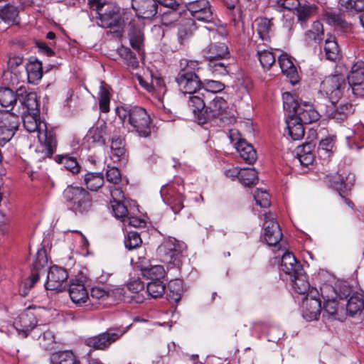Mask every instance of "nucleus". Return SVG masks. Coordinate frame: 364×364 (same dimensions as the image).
I'll use <instances>...</instances> for the list:
<instances>
[{"mask_svg": "<svg viewBox=\"0 0 364 364\" xmlns=\"http://www.w3.org/2000/svg\"><path fill=\"white\" fill-rule=\"evenodd\" d=\"M28 80L36 83L43 76L42 63L38 60L30 61L26 65Z\"/></svg>", "mask_w": 364, "mask_h": 364, "instance_id": "a19ab883", "label": "nucleus"}, {"mask_svg": "<svg viewBox=\"0 0 364 364\" xmlns=\"http://www.w3.org/2000/svg\"><path fill=\"white\" fill-rule=\"evenodd\" d=\"M118 53L129 67L135 69L139 66L137 58L129 48L122 46L118 49Z\"/></svg>", "mask_w": 364, "mask_h": 364, "instance_id": "3c124183", "label": "nucleus"}, {"mask_svg": "<svg viewBox=\"0 0 364 364\" xmlns=\"http://www.w3.org/2000/svg\"><path fill=\"white\" fill-rule=\"evenodd\" d=\"M63 197L69 208L75 214L82 215L91 210V195L82 187L68 186L63 191Z\"/></svg>", "mask_w": 364, "mask_h": 364, "instance_id": "423d86ee", "label": "nucleus"}, {"mask_svg": "<svg viewBox=\"0 0 364 364\" xmlns=\"http://www.w3.org/2000/svg\"><path fill=\"white\" fill-rule=\"evenodd\" d=\"M346 87L347 82L344 76L333 75L326 77L322 81L320 92L326 95L332 104H335L342 97Z\"/></svg>", "mask_w": 364, "mask_h": 364, "instance_id": "1a4fd4ad", "label": "nucleus"}, {"mask_svg": "<svg viewBox=\"0 0 364 364\" xmlns=\"http://www.w3.org/2000/svg\"><path fill=\"white\" fill-rule=\"evenodd\" d=\"M166 286L159 279L151 281L147 284L146 292L148 295L154 299L161 297L165 293Z\"/></svg>", "mask_w": 364, "mask_h": 364, "instance_id": "a18cd8bd", "label": "nucleus"}, {"mask_svg": "<svg viewBox=\"0 0 364 364\" xmlns=\"http://www.w3.org/2000/svg\"><path fill=\"white\" fill-rule=\"evenodd\" d=\"M313 147L311 143H307L297 148V159L304 166L311 165L314 161V155L312 153Z\"/></svg>", "mask_w": 364, "mask_h": 364, "instance_id": "f704fd0d", "label": "nucleus"}, {"mask_svg": "<svg viewBox=\"0 0 364 364\" xmlns=\"http://www.w3.org/2000/svg\"><path fill=\"white\" fill-rule=\"evenodd\" d=\"M297 21L301 26L306 24L308 21L317 14L318 6L315 4H311L308 1L304 3L300 2L299 6L296 9Z\"/></svg>", "mask_w": 364, "mask_h": 364, "instance_id": "cd10ccee", "label": "nucleus"}, {"mask_svg": "<svg viewBox=\"0 0 364 364\" xmlns=\"http://www.w3.org/2000/svg\"><path fill=\"white\" fill-rule=\"evenodd\" d=\"M17 16V9L14 6L7 5L0 11V16L5 22H14Z\"/></svg>", "mask_w": 364, "mask_h": 364, "instance_id": "bf43d9fd", "label": "nucleus"}, {"mask_svg": "<svg viewBox=\"0 0 364 364\" xmlns=\"http://www.w3.org/2000/svg\"><path fill=\"white\" fill-rule=\"evenodd\" d=\"M186 7L195 20L204 23L213 21V14L208 1L197 0L191 1L187 4Z\"/></svg>", "mask_w": 364, "mask_h": 364, "instance_id": "f3484780", "label": "nucleus"}, {"mask_svg": "<svg viewBox=\"0 0 364 364\" xmlns=\"http://www.w3.org/2000/svg\"><path fill=\"white\" fill-rule=\"evenodd\" d=\"M18 114L22 115L23 126L25 129L36 135L39 144L35 150V158L42 161L50 158L56 151L57 141L55 134L52 129H48L47 124L41 121L39 112L25 113L24 111L17 110Z\"/></svg>", "mask_w": 364, "mask_h": 364, "instance_id": "f257e3e1", "label": "nucleus"}, {"mask_svg": "<svg viewBox=\"0 0 364 364\" xmlns=\"http://www.w3.org/2000/svg\"><path fill=\"white\" fill-rule=\"evenodd\" d=\"M303 317L306 321L317 320L321 311L319 293L316 289H312L307 294L302 302Z\"/></svg>", "mask_w": 364, "mask_h": 364, "instance_id": "2eb2a0df", "label": "nucleus"}, {"mask_svg": "<svg viewBox=\"0 0 364 364\" xmlns=\"http://www.w3.org/2000/svg\"><path fill=\"white\" fill-rule=\"evenodd\" d=\"M201 87L207 92L217 93L220 92L225 89V85L220 81L205 80L202 82Z\"/></svg>", "mask_w": 364, "mask_h": 364, "instance_id": "680f3d73", "label": "nucleus"}, {"mask_svg": "<svg viewBox=\"0 0 364 364\" xmlns=\"http://www.w3.org/2000/svg\"><path fill=\"white\" fill-rule=\"evenodd\" d=\"M323 19L329 25L346 28L348 23L345 21L343 15L338 11H326L323 14Z\"/></svg>", "mask_w": 364, "mask_h": 364, "instance_id": "e433bc0d", "label": "nucleus"}, {"mask_svg": "<svg viewBox=\"0 0 364 364\" xmlns=\"http://www.w3.org/2000/svg\"><path fill=\"white\" fill-rule=\"evenodd\" d=\"M168 296L170 299L175 302H178L181 299L182 293V282L181 280H171L168 286Z\"/></svg>", "mask_w": 364, "mask_h": 364, "instance_id": "864d4df0", "label": "nucleus"}, {"mask_svg": "<svg viewBox=\"0 0 364 364\" xmlns=\"http://www.w3.org/2000/svg\"><path fill=\"white\" fill-rule=\"evenodd\" d=\"M39 343L46 350L53 348L55 343V336L51 331H46L38 337Z\"/></svg>", "mask_w": 364, "mask_h": 364, "instance_id": "0e129e2a", "label": "nucleus"}, {"mask_svg": "<svg viewBox=\"0 0 364 364\" xmlns=\"http://www.w3.org/2000/svg\"><path fill=\"white\" fill-rule=\"evenodd\" d=\"M324 52L326 59L335 61L339 57L340 49L334 36L328 35L325 41Z\"/></svg>", "mask_w": 364, "mask_h": 364, "instance_id": "58836bf2", "label": "nucleus"}, {"mask_svg": "<svg viewBox=\"0 0 364 364\" xmlns=\"http://www.w3.org/2000/svg\"><path fill=\"white\" fill-rule=\"evenodd\" d=\"M112 159L114 162L127 161V152L124 141L120 137L112 138L111 142Z\"/></svg>", "mask_w": 364, "mask_h": 364, "instance_id": "473e14b6", "label": "nucleus"}, {"mask_svg": "<svg viewBox=\"0 0 364 364\" xmlns=\"http://www.w3.org/2000/svg\"><path fill=\"white\" fill-rule=\"evenodd\" d=\"M348 85L352 92L356 97L364 96V62L359 60L351 68V71L348 76Z\"/></svg>", "mask_w": 364, "mask_h": 364, "instance_id": "dca6fc26", "label": "nucleus"}, {"mask_svg": "<svg viewBox=\"0 0 364 364\" xmlns=\"http://www.w3.org/2000/svg\"><path fill=\"white\" fill-rule=\"evenodd\" d=\"M50 364H80L74 353L70 350L52 353L50 357Z\"/></svg>", "mask_w": 364, "mask_h": 364, "instance_id": "2f4dec72", "label": "nucleus"}, {"mask_svg": "<svg viewBox=\"0 0 364 364\" xmlns=\"http://www.w3.org/2000/svg\"><path fill=\"white\" fill-rule=\"evenodd\" d=\"M220 60H209L208 69L214 76H223L228 74V65Z\"/></svg>", "mask_w": 364, "mask_h": 364, "instance_id": "5fc2aeb1", "label": "nucleus"}, {"mask_svg": "<svg viewBox=\"0 0 364 364\" xmlns=\"http://www.w3.org/2000/svg\"><path fill=\"white\" fill-rule=\"evenodd\" d=\"M237 151L240 157L247 164H252L257 160V153L254 147L242 139H239L235 144Z\"/></svg>", "mask_w": 364, "mask_h": 364, "instance_id": "c756f323", "label": "nucleus"}, {"mask_svg": "<svg viewBox=\"0 0 364 364\" xmlns=\"http://www.w3.org/2000/svg\"><path fill=\"white\" fill-rule=\"evenodd\" d=\"M17 91L16 93L8 87L0 88V105L4 107L14 108V105L18 103Z\"/></svg>", "mask_w": 364, "mask_h": 364, "instance_id": "79ce46f5", "label": "nucleus"}, {"mask_svg": "<svg viewBox=\"0 0 364 364\" xmlns=\"http://www.w3.org/2000/svg\"><path fill=\"white\" fill-rule=\"evenodd\" d=\"M228 104L221 97H215L205 107L203 114L198 117V124L205 125L211 123L215 119L225 114Z\"/></svg>", "mask_w": 364, "mask_h": 364, "instance_id": "9d476101", "label": "nucleus"}, {"mask_svg": "<svg viewBox=\"0 0 364 364\" xmlns=\"http://www.w3.org/2000/svg\"><path fill=\"white\" fill-rule=\"evenodd\" d=\"M183 244L173 237L164 239L157 249L160 260L166 264L168 268L179 267L181 264Z\"/></svg>", "mask_w": 364, "mask_h": 364, "instance_id": "6e6552de", "label": "nucleus"}, {"mask_svg": "<svg viewBox=\"0 0 364 364\" xmlns=\"http://www.w3.org/2000/svg\"><path fill=\"white\" fill-rule=\"evenodd\" d=\"M69 295L71 300L79 305L85 303L89 298L84 282L79 279L71 281L69 286Z\"/></svg>", "mask_w": 364, "mask_h": 364, "instance_id": "5701e85b", "label": "nucleus"}, {"mask_svg": "<svg viewBox=\"0 0 364 364\" xmlns=\"http://www.w3.org/2000/svg\"><path fill=\"white\" fill-rule=\"evenodd\" d=\"M37 324V321L34 314L30 310L26 309L21 313L14 321V326L19 334H22L26 338L28 333L34 328Z\"/></svg>", "mask_w": 364, "mask_h": 364, "instance_id": "aec40b11", "label": "nucleus"}, {"mask_svg": "<svg viewBox=\"0 0 364 364\" xmlns=\"http://www.w3.org/2000/svg\"><path fill=\"white\" fill-rule=\"evenodd\" d=\"M263 229L262 237L269 246H276L279 243L282 232L274 213L269 212L264 214Z\"/></svg>", "mask_w": 364, "mask_h": 364, "instance_id": "4468645a", "label": "nucleus"}, {"mask_svg": "<svg viewBox=\"0 0 364 364\" xmlns=\"http://www.w3.org/2000/svg\"><path fill=\"white\" fill-rule=\"evenodd\" d=\"M323 27L320 21H314L311 25V28L305 33V41L310 43L314 42L320 44L323 36Z\"/></svg>", "mask_w": 364, "mask_h": 364, "instance_id": "72a5a7b5", "label": "nucleus"}, {"mask_svg": "<svg viewBox=\"0 0 364 364\" xmlns=\"http://www.w3.org/2000/svg\"><path fill=\"white\" fill-rule=\"evenodd\" d=\"M137 267L139 268L143 277L154 281L163 278L165 275V269L162 265L149 264L145 259L139 262Z\"/></svg>", "mask_w": 364, "mask_h": 364, "instance_id": "a878e982", "label": "nucleus"}, {"mask_svg": "<svg viewBox=\"0 0 364 364\" xmlns=\"http://www.w3.org/2000/svg\"><path fill=\"white\" fill-rule=\"evenodd\" d=\"M127 331L128 327L126 329H109L105 333L87 339L85 343L95 350H105L121 338Z\"/></svg>", "mask_w": 364, "mask_h": 364, "instance_id": "9b49d317", "label": "nucleus"}, {"mask_svg": "<svg viewBox=\"0 0 364 364\" xmlns=\"http://www.w3.org/2000/svg\"><path fill=\"white\" fill-rule=\"evenodd\" d=\"M333 148V141L330 138L322 139L318 147V154L320 156H329L330 152Z\"/></svg>", "mask_w": 364, "mask_h": 364, "instance_id": "338daca9", "label": "nucleus"}, {"mask_svg": "<svg viewBox=\"0 0 364 364\" xmlns=\"http://www.w3.org/2000/svg\"><path fill=\"white\" fill-rule=\"evenodd\" d=\"M288 279H289L291 287L295 293L305 294L310 292V284L304 269L292 276V277H289Z\"/></svg>", "mask_w": 364, "mask_h": 364, "instance_id": "c85d7f7f", "label": "nucleus"}, {"mask_svg": "<svg viewBox=\"0 0 364 364\" xmlns=\"http://www.w3.org/2000/svg\"><path fill=\"white\" fill-rule=\"evenodd\" d=\"M256 22L257 31L261 40L264 43L269 42V33L272 26L271 20L267 18H259Z\"/></svg>", "mask_w": 364, "mask_h": 364, "instance_id": "c03bdc74", "label": "nucleus"}, {"mask_svg": "<svg viewBox=\"0 0 364 364\" xmlns=\"http://www.w3.org/2000/svg\"><path fill=\"white\" fill-rule=\"evenodd\" d=\"M304 269L301 263L296 259L292 252L286 251L282 257L279 270L282 277H292L296 273L301 272Z\"/></svg>", "mask_w": 364, "mask_h": 364, "instance_id": "412c9836", "label": "nucleus"}, {"mask_svg": "<svg viewBox=\"0 0 364 364\" xmlns=\"http://www.w3.org/2000/svg\"><path fill=\"white\" fill-rule=\"evenodd\" d=\"M341 182L336 183L334 187L339 191L350 190L353 186L355 181V176L353 173H348L346 177H340Z\"/></svg>", "mask_w": 364, "mask_h": 364, "instance_id": "69168bd1", "label": "nucleus"}, {"mask_svg": "<svg viewBox=\"0 0 364 364\" xmlns=\"http://www.w3.org/2000/svg\"><path fill=\"white\" fill-rule=\"evenodd\" d=\"M352 111V105L348 102L341 104L331 114V117L336 122L344 121Z\"/></svg>", "mask_w": 364, "mask_h": 364, "instance_id": "09e8293b", "label": "nucleus"}, {"mask_svg": "<svg viewBox=\"0 0 364 364\" xmlns=\"http://www.w3.org/2000/svg\"><path fill=\"white\" fill-rule=\"evenodd\" d=\"M339 311L338 301L336 298L324 301L323 316L326 314L328 318L341 320V318L339 317Z\"/></svg>", "mask_w": 364, "mask_h": 364, "instance_id": "49530a36", "label": "nucleus"}, {"mask_svg": "<svg viewBox=\"0 0 364 364\" xmlns=\"http://www.w3.org/2000/svg\"><path fill=\"white\" fill-rule=\"evenodd\" d=\"M258 181L257 172L255 168H242L240 175V181L244 186H252L256 184Z\"/></svg>", "mask_w": 364, "mask_h": 364, "instance_id": "8fccbe9b", "label": "nucleus"}, {"mask_svg": "<svg viewBox=\"0 0 364 364\" xmlns=\"http://www.w3.org/2000/svg\"><path fill=\"white\" fill-rule=\"evenodd\" d=\"M278 62L283 73L287 76H294L296 73V68L291 58L287 53H282L278 58Z\"/></svg>", "mask_w": 364, "mask_h": 364, "instance_id": "de8ad7c7", "label": "nucleus"}, {"mask_svg": "<svg viewBox=\"0 0 364 364\" xmlns=\"http://www.w3.org/2000/svg\"><path fill=\"white\" fill-rule=\"evenodd\" d=\"M196 26L193 18H182L178 24L177 38L178 43L183 46L193 36L196 30Z\"/></svg>", "mask_w": 364, "mask_h": 364, "instance_id": "b1692460", "label": "nucleus"}, {"mask_svg": "<svg viewBox=\"0 0 364 364\" xmlns=\"http://www.w3.org/2000/svg\"><path fill=\"white\" fill-rule=\"evenodd\" d=\"M68 277V274L65 269L53 266L48 272L46 288L48 290L61 291L65 287Z\"/></svg>", "mask_w": 364, "mask_h": 364, "instance_id": "a211bd4d", "label": "nucleus"}, {"mask_svg": "<svg viewBox=\"0 0 364 364\" xmlns=\"http://www.w3.org/2000/svg\"><path fill=\"white\" fill-rule=\"evenodd\" d=\"M364 309V299L362 294L355 293L349 299L346 310L351 316L360 314Z\"/></svg>", "mask_w": 364, "mask_h": 364, "instance_id": "c9c22d12", "label": "nucleus"}, {"mask_svg": "<svg viewBox=\"0 0 364 364\" xmlns=\"http://www.w3.org/2000/svg\"><path fill=\"white\" fill-rule=\"evenodd\" d=\"M84 182L87 189L96 191L103 186L105 180L102 173L89 172L85 175Z\"/></svg>", "mask_w": 364, "mask_h": 364, "instance_id": "4c0bfd02", "label": "nucleus"}, {"mask_svg": "<svg viewBox=\"0 0 364 364\" xmlns=\"http://www.w3.org/2000/svg\"><path fill=\"white\" fill-rule=\"evenodd\" d=\"M18 102L20 107L18 109L24 111L25 113L39 112V104L37 100V95L33 92H28L26 87H20L17 90Z\"/></svg>", "mask_w": 364, "mask_h": 364, "instance_id": "4be33fe9", "label": "nucleus"}, {"mask_svg": "<svg viewBox=\"0 0 364 364\" xmlns=\"http://www.w3.org/2000/svg\"><path fill=\"white\" fill-rule=\"evenodd\" d=\"M188 106L191 107L194 114L195 118L198 123V117L200 113L203 114L205 109V104L200 94L197 92L195 94L189 95Z\"/></svg>", "mask_w": 364, "mask_h": 364, "instance_id": "ea45409f", "label": "nucleus"}, {"mask_svg": "<svg viewBox=\"0 0 364 364\" xmlns=\"http://www.w3.org/2000/svg\"><path fill=\"white\" fill-rule=\"evenodd\" d=\"M19 126L18 114L0 111V139L7 142L14 136Z\"/></svg>", "mask_w": 364, "mask_h": 364, "instance_id": "ddd939ff", "label": "nucleus"}, {"mask_svg": "<svg viewBox=\"0 0 364 364\" xmlns=\"http://www.w3.org/2000/svg\"><path fill=\"white\" fill-rule=\"evenodd\" d=\"M198 65L197 61L182 60L180 70L176 77L179 90L184 94H195L201 87L202 82L195 70Z\"/></svg>", "mask_w": 364, "mask_h": 364, "instance_id": "39448f33", "label": "nucleus"}, {"mask_svg": "<svg viewBox=\"0 0 364 364\" xmlns=\"http://www.w3.org/2000/svg\"><path fill=\"white\" fill-rule=\"evenodd\" d=\"M89 4L90 9L96 11L100 26L113 28L120 26L122 21L120 8L115 3L90 0Z\"/></svg>", "mask_w": 364, "mask_h": 364, "instance_id": "0eeeda50", "label": "nucleus"}, {"mask_svg": "<svg viewBox=\"0 0 364 364\" xmlns=\"http://www.w3.org/2000/svg\"><path fill=\"white\" fill-rule=\"evenodd\" d=\"M204 57L208 60H222L230 55L228 46L223 43H212L203 50Z\"/></svg>", "mask_w": 364, "mask_h": 364, "instance_id": "bb28decb", "label": "nucleus"}, {"mask_svg": "<svg viewBox=\"0 0 364 364\" xmlns=\"http://www.w3.org/2000/svg\"><path fill=\"white\" fill-rule=\"evenodd\" d=\"M110 97L109 87L102 82L99 90V106L101 112L106 113L109 111Z\"/></svg>", "mask_w": 364, "mask_h": 364, "instance_id": "37998d69", "label": "nucleus"}, {"mask_svg": "<svg viewBox=\"0 0 364 364\" xmlns=\"http://www.w3.org/2000/svg\"><path fill=\"white\" fill-rule=\"evenodd\" d=\"M257 55L262 66L264 69H269L275 62V55L268 50H258Z\"/></svg>", "mask_w": 364, "mask_h": 364, "instance_id": "4d7b16f0", "label": "nucleus"}, {"mask_svg": "<svg viewBox=\"0 0 364 364\" xmlns=\"http://www.w3.org/2000/svg\"><path fill=\"white\" fill-rule=\"evenodd\" d=\"M132 6L136 11L137 18L129 23L130 30L128 35L132 48L142 57L144 55V33L140 18L151 19L154 17L158 12V4L154 0H133Z\"/></svg>", "mask_w": 364, "mask_h": 364, "instance_id": "f03ea898", "label": "nucleus"}, {"mask_svg": "<svg viewBox=\"0 0 364 364\" xmlns=\"http://www.w3.org/2000/svg\"><path fill=\"white\" fill-rule=\"evenodd\" d=\"M299 0H277L272 7L279 12L297 9L300 5Z\"/></svg>", "mask_w": 364, "mask_h": 364, "instance_id": "6e6d98bb", "label": "nucleus"}, {"mask_svg": "<svg viewBox=\"0 0 364 364\" xmlns=\"http://www.w3.org/2000/svg\"><path fill=\"white\" fill-rule=\"evenodd\" d=\"M144 287V284L140 279H134L127 284V291H125L123 289L118 288L115 289V292L122 296V298L120 297L119 299L129 300L140 304L144 300V296L141 293Z\"/></svg>", "mask_w": 364, "mask_h": 364, "instance_id": "6ab92c4d", "label": "nucleus"}, {"mask_svg": "<svg viewBox=\"0 0 364 364\" xmlns=\"http://www.w3.org/2000/svg\"><path fill=\"white\" fill-rule=\"evenodd\" d=\"M116 114L124 127L137 133L139 136L146 138L151 135V119L143 107L119 106L116 108Z\"/></svg>", "mask_w": 364, "mask_h": 364, "instance_id": "7ed1b4c3", "label": "nucleus"}, {"mask_svg": "<svg viewBox=\"0 0 364 364\" xmlns=\"http://www.w3.org/2000/svg\"><path fill=\"white\" fill-rule=\"evenodd\" d=\"M284 109L304 124H309L318 119L319 114L312 104L299 101L296 96L289 92L282 95Z\"/></svg>", "mask_w": 364, "mask_h": 364, "instance_id": "20e7f679", "label": "nucleus"}, {"mask_svg": "<svg viewBox=\"0 0 364 364\" xmlns=\"http://www.w3.org/2000/svg\"><path fill=\"white\" fill-rule=\"evenodd\" d=\"M107 124L105 122H99L92 127L85 136V139L90 144L103 145L105 144Z\"/></svg>", "mask_w": 364, "mask_h": 364, "instance_id": "393cba45", "label": "nucleus"}, {"mask_svg": "<svg viewBox=\"0 0 364 364\" xmlns=\"http://www.w3.org/2000/svg\"><path fill=\"white\" fill-rule=\"evenodd\" d=\"M111 207L116 218L125 222V219L129 215L127 206L122 202L113 199L111 200Z\"/></svg>", "mask_w": 364, "mask_h": 364, "instance_id": "603ef678", "label": "nucleus"}, {"mask_svg": "<svg viewBox=\"0 0 364 364\" xmlns=\"http://www.w3.org/2000/svg\"><path fill=\"white\" fill-rule=\"evenodd\" d=\"M254 198L256 203L262 208H268L271 204L270 196L265 190L257 189Z\"/></svg>", "mask_w": 364, "mask_h": 364, "instance_id": "052dcab7", "label": "nucleus"}, {"mask_svg": "<svg viewBox=\"0 0 364 364\" xmlns=\"http://www.w3.org/2000/svg\"><path fill=\"white\" fill-rule=\"evenodd\" d=\"M160 194L163 200L170 206L175 214L183 208V196L179 186L176 187L175 183L163 186Z\"/></svg>", "mask_w": 364, "mask_h": 364, "instance_id": "f8f14e48", "label": "nucleus"}, {"mask_svg": "<svg viewBox=\"0 0 364 364\" xmlns=\"http://www.w3.org/2000/svg\"><path fill=\"white\" fill-rule=\"evenodd\" d=\"M142 241L139 234L136 232H129L124 239V245L129 250L134 249L141 244Z\"/></svg>", "mask_w": 364, "mask_h": 364, "instance_id": "e2e57ef3", "label": "nucleus"}, {"mask_svg": "<svg viewBox=\"0 0 364 364\" xmlns=\"http://www.w3.org/2000/svg\"><path fill=\"white\" fill-rule=\"evenodd\" d=\"M106 178L108 182L114 185L119 183L122 180L119 170L114 166H107Z\"/></svg>", "mask_w": 364, "mask_h": 364, "instance_id": "774afa93", "label": "nucleus"}, {"mask_svg": "<svg viewBox=\"0 0 364 364\" xmlns=\"http://www.w3.org/2000/svg\"><path fill=\"white\" fill-rule=\"evenodd\" d=\"M288 134L293 140H300L304 136V124L289 113L286 119Z\"/></svg>", "mask_w": 364, "mask_h": 364, "instance_id": "7c9ffc66", "label": "nucleus"}, {"mask_svg": "<svg viewBox=\"0 0 364 364\" xmlns=\"http://www.w3.org/2000/svg\"><path fill=\"white\" fill-rule=\"evenodd\" d=\"M59 163L63 164L65 168L73 173H79L81 168L75 158L67 155L60 156Z\"/></svg>", "mask_w": 364, "mask_h": 364, "instance_id": "13d9d810", "label": "nucleus"}]
</instances>
